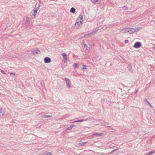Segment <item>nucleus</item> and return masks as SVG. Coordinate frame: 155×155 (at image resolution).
I'll use <instances>...</instances> for the list:
<instances>
[{
  "label": "nucleus",
  "mask_w": 155,
  "mask_h": 155,
  "mask_svg": "<svg viewBox=\"0 0 155 155\" xmlns=\"http://www.w3.org/2000/svg\"><path fill=\"white\" fill-rule=\"evenodd\" d=\"M153 48L154 49V50H155V44H153Z\"/></svg>",
  "instance_id": "c85d7f7f"
},
{
  "label": "nucleus",
  "mask_w": 155,
  "mask_h": 155,
  "mask_svg": "<svg viewBox=\"0 0 155 155\" xmlns=\"http://www.w3.org/2000/svg\"><path fill=\"white\" fill-rule=\"evenodd\" d=\"M99 0H94L95 3H96V2H97Z\"/></svg>",
  "instance_id": "c756f323"
},
{
  "label": "nucleus",
  "mask_w": 155,
  "mask_h": 155,
  "mask_svg": "<svg viewBox=\"0 0 155 155\" xmlns=\"http://www.w3.org/2000/svg\"><path fill=\"white\" fill-rule=\"evenodd\" d=\"M128 42H129V41L127 40H126L124 41V43L125 44H127L128 43Z\"/></svg>",
  "instance_id": "4be33fe9"
},
{
  "label": "nucleus",
  "mask_w": 155,
  "mask_h": 155,
  "mask_svg": "<svg viewBox=\"0 0 155 155\" xmlns=\"http://www.w3.org/2000/svg\"><path fill=\"white\" fill-rule=\"evenodd\" d=\"M146 104L149 106L150 108H152L153 106L150 104L148 102H146Z\"/></svg>",
  "instance_id": "4468645a"
},
{
  "label": "nucleus",
  "mask_w": 155,
  "mask_h": 155,
  "mask_svg": "<svg viewBox=\"0 0 155 155\" xmlns=\"http://www.w3.org/2000/svg\"><path fill=\"white\" fill-rule=\"evenodd\" d=\"M1 71L2 74H6V73L4 72V71L3 70H2Z\"/></svg>",
  "instance_id": "a878e982"
},
{
  "label": "nucleus",
  "mask_w": 155,
  "mask_h": 155,
  "mask_svg": "<svg viewBox=\"0 0 155 155\" xmlns=\"http://www.w3.org/2000/svg\"><path fill=\"white\" fill-rule=\"evenodd\" d=\"M74 124H72V125H71L70 126V127L71 128H72L73 127H74Z\"/></svg>",
  "instance_id": "cd10ccee"
},
{
  "label": "nucleus",
  "mask_w": 155,
  "mask_h": 155,
  "mask_svg": "<svg viewBox=\"0 0 155 155\" xmlns=\"http://www.w3.org/2000/svg\"><path fill=\"white\" fill-rule=\"evenodd\" d=\"M74 65L75 68H78V65L76 63H74Z\"/></svg>",
  "instance_id": "dca6fc26"
},
{
  "label": "nucleus",
  "mask_w": 155,
  "mask_h": 155,
  "mask_svg": "<svg viewBox=\"0 0 155 155\" xmlns=\"http://www.w3.org/2000/svg\"><path fill=\"white\" fill-rule=\"evenodd\" d=\"M52 154V153L51 152H48L47 153H46L45 154L46 155H51Z\"/></svg>",
  "instance_id": "6ab92c4d"
},
{
  "label": "nucleus",
  "mask_w": 155,
  "mask_h": 155,
  "mask_svg": "<svg viewBox=\"0 0 155 155\" xmlns=\"http://www.w3.org/2000/svg\"><path fill=\"white\" fill-rule=\"evenodd\" d=\"M84 121V120H78L77 121H74V122H82Z\"/></svg>",
  "instance_id": "aec40b11"
},
{
  "label": "nucleus",
  "mask_w": 155,
  "mask_h": 155,
  "mask_svg": "<svg viewBox=\"0 0 155 155\" xmlns=\"http://www.w3.org/2000/svg\"><path fill=\"white\" fill-rule=\"evenodd\" d=\"M10 74L11 75H15V73H10Z\"/></svg>",
  "instance_id": "393cba45"
},
{
  "label": "nucleus",
  "mask_w": 155,
  "mask_h": 155,
  "mask_svg": "<svg viewBox=\"0 0 155 155\" xmlns=\"http://www.w3.org/2000/svg\"><path fill=\"white\" fill-rule=\"evenodd\" d=\"M82 41H83V44H85L84 41V40H83Z\"/></svg>",
  "instance_id": "2f4dec72"
},
{
  "label": "nucleus",
  "mask_w": 155,
  "mask_h": 155,
  "mask_svg": "<svg viewBox=\"0 0 155 155\" xmlns=\"http://www.w3.org/2000/svg\"><path fill=\"white\" fill-rule=\"evenodd\" d=\"M51 60V58L48 57H45L44 59V62L46 63H49Z\"/></svg>",
  "instance_id": "423d86ee"
},
{
  "label": "nucleus",
  "mask_w": 155,
  "mask_h": 155,
  "mask_svg": "<svg viewBox=\"0 0 155 155\" xmlns=\"http://www.w3.org/2000/svg\"><path fill=\"white\" fill-rule=\"evenodd\" d=\"M31 53L34 55H36V54L41 53V51L38 49L32 50Z\"/></svg>",
  "instance_id": "20e7f679"
},
{
  "label": "nucleus",
  "mask_w": 155,
  "mask_h": 155,
  "mask_svg": "<svg viewBox=\"0 0 155 155\" xmlns=\"http://www.w3.org/2000/svg\"><path fill=\"white\" fill-rule=\"evenodd\" d=\"M128 28H127L123 29L121 30V32H122V33H128Z\"/></svg>",
  "instance_id": "1a4fd4ad"
},
{
  "label": "nucleus",
  "mask_w": 155,
  "mask_h": 155,
  "mask_svg": "<svg viewBox=\"0 0 155 155\" xmlns=\"http://www.w3.org/2000/svg\"><path fill=\"white\" fill-rule=\"evenodd\" d=\"M127 68L130 72H132V67L130 64H129L128 65V66L127 67Z\"/></svg>",
  "instance_id": "9d476101"
},
{
  "label": "nucleus",
  "mask_w": 155,
  "mask_h": 155,
  "mask_svg": "<svg viewBox=\"0 0 155 155\" xmlns=\"http://www.w3.org/2000/svg\"><path fill=\"white\" fill-rule=\"evenodd\" d=\"M28 21H29V18H28L27 17L26 18V22H28Z\"/></svg>",
  "instance_id": "b1692460"
},
{
  "label": "nucleus",
  "mask_w": 155,
  "mask_h": 155,
  "mask_svg": "<svg viewBox=\"0 0 155 155\" xmlns=\"http://www.w3.org/2000/svg\"><path fill=\"white\" fill-rule=\"evenodd\" d=\"M65 80L66 82V86L68 87H70V84L69 80L66 78H65Z\"/></svg>",
  "instance_id": "6e6552de"
},
{
  "label": "nucleus",
  "mask_w": 155,
  "mask_h": 155,
  "mask_svg": "<svg viewBox=\"0 0 155 155\" xmlns=\"http://www.w3.org/2000/svg\"><path fill=\"white\" fill-rule=\"evenodd\" d=\"M86 143H87V142H83V143H80V144H81V145H82V143H83V144H86Z\"/></svg>",
  "instance_id": "7c9ffc66"
},
{
  "label": "nucleus",
  "mask_w": 155,
  "mask_h": 155,
  "mask_svg": "<svg viewBox=\"0 0 155 155\" xmlns=\"http://www.w3.org/2000/svg\"><path fill=\"white\" fill-rule=\"evenodd\" d=\"M141 46V43L139 42H136L133 46V47L135 48H139Z\"/></svg>",
  "instance_id": "39448f33"
},
{
  "label": "nucleus",
  "mask_w": 155,
  "mask_h": 155,
  "mask_svg": "<svg viewBox=\"0 0 155 155\" xmlns=\"http://www.w3.org/2000/svg\"><path fill=\"white\" fill-rule=\"evenodd\" d=\"M98 30L99 28H97L93 31L91 32V33L92 35H94L95 33H96L97 31Z\"/></svg>",
  "instance_id": "f8f14e48"
},
{
  "label": "nucleus",
  "mask_w": 155,
  "mask_h": 155,
  "mask_svg": "<svg viewBox=\"0 0 155 155\" xmlns=\"http://www.w3.org/2000/svg\"><path fill=\"white\" fill-rule=\"evenodd\" d=\"M141 27H137L135 28H128V33L130 34L133 33L135 32H137L139 31Z\"/></svg>",
  "instance_id": "f03ea898"
},
{
  "label": "nucleus",
  "mask_w": 155,
  "mask_h": 155,
  "mask_svg": "<svg viewBox=\"0 0 155 155\" xmlns=\"http://www.w3.org/2000/svg\"><path fill=\"white\" fill-rule=\"evenodd\" d=\"M83 17L81 15H80L77 20V22L75 24V25L77 27L81 25L82 23Z\"/></svg>",
  "instance_id": "f257e3e1"
},
{
  "label": "nucleus",
  "mask_w": 155,
  "mask_h": 155,
  "mask_svg": "<svg viewBox=\"0 0 155 155\" xmlns=\"http://www.w3.org/2000/svg\"><path fill=\"white\" fill-rule=\"evenodd\" d=\"M155 152V150H153V151H150L149 153H147V155H150L151 154H152L154 153Z\"/></svg>",
  "instance_id": "2eb2a0df"
},
{
  "label": "nucleus",
  "mask_w": 155,
  "mask_h": 155,
  "mask_svg": "<svg viewBox=\"0 0 155 155\" xmlns=\"http://www.w3.org/2000/svg\"><path fill=\"white\" fill-rule=\"evenodd\" d=\"M40 6L39 5L38 7H35L34 8V13L32 15V17L33 16V17H32V18H35V17L36 15H37V12L38 11V9L39 8Z\"/></svg>",
  "instance_id": "7ed1b4c3"
},
{
  "label": "nucleus",
  "mask_w": 155,
  "mask_h": 155,
  "mask_svg": "<svg viewBox=\"0 0 155 155\" xmlns=\"http://www.w3.org/2000/svg\"><path fill=\"white\" fill-rule=\"evenodd\" d=\"M51 115H45V118H47L48 117H51Z\"/></svg>",
  "instance_id": "412c9836"
},
{
  "label": "nucleus",
  "mask_w": 155,
  "mask_h": 155,
  "mask_svg": "<svg viewBox=\"0 0 155 155\" xmlns=\"http://www.w3.org/2000/svg\"><path fill=\"white\" fill-rule=\"evenodd\" d=\"M61 55L62 56L63 59L64 60V62H66L67 61L66 54L65 53H63Z\"/></svg>",
  "instance_id": "0eeeda50"
},
{
  "label": "nucleus",
  "mask_w": 155,
  "mask_h": 155,
  "mask_svg": "<svg viewBox=\"0 0 155 155\" xmlns=\"http://www.w3.org/2000/svg\"><path fill=\"white\" fill-rule=\"evenodd\" d=\"M83 69L84 70L86 69V66L84 65H83Z\"/></svg>",
  "instance_id": "a211bd4d"
},
{
  "label": "nucleus",
  "mask_w": 155,
  "mask_h": 155,
  "mask_svg": "<svg viewBox=\"0 0 155 155\" xmlns=\"http://www.w3.org/2000/svg\"><path fill=\"white\" fill-rule=\"evenodd\" d=\"M92 35V34L91 33V32H90L88 34H86V35H85L84 36V37H90V35Z\"/></svg>",
  "instance_id": "ddd939ff"
},
{
  "label": "nucleus",
  "mask_w": 155,
  "mask_h": 155,
  "mask_svg": "<svg viewBox=\"0 0 155 155\" xmlns=\"http://www.w3.org/2000/svg\"><path fill=\"white\" fill-rule=\"evenodd\" d=\"M84 47L85 48H87V46L86 44H84Z\"/></svg>",
  "instance_id": "bb28decb"
},
{
  "label": "nucleus",
  "mask_w": 155,
  "mask_h": 155,
  "mask_svg": "<svg viewBox=\"0 0 155 155\" xmlns=\"http://www.w3.org/2000/svg\"><path fill=\"white\" fill-rule=\"evenodd\" d=\"M94 135H97L99 136H102V134H94Z\"/></svg>",
  "instance_id": "5701e85b"
},
{
  "label": "nucleus",
  "mask_w": 155,
  "mask_h": 155,
  "mask_svg": "<svg viewBox=\"0 0 155 155\" xmlns=\"http://www.w3.org/2000/svg\"><path fill=\"white\" fill-rule=\"evenodd\" d=\"M123 9L124 10H126L128 9V7L126 6H124L123 7Z\"/></svg>",
  "instance_id": "f3484780"
},
{
  "label": "nucleus",
  "mask_w": 155,
  "mask_h": 155,
  "mask_svg": "<svg viewBox=\"0 0 155 155\" xmlns=\"http://www.w3.org/2000/svg\"><path fill=\"white\" fill-rule=\"evenodd\" d=\"M75 9L73 7H72L71 8L70 12L73 13H74L75 12Z\"/></svg>",
  "instance_id": "9b49d317"
},
{
  "label": "nucleus",
  "mask_w": 155,
  "mask_h": 155,
  "mask_svg": "<svg viewBox=\"0 0 155 155\" xmlns=\"http://www.w3.org/2000/svg\"><path fill=\"white\" fill-rule=\"evenodd\" d=\"M117 150V149H115V150H113V152H114V151H115L116 150Z\"/></svg>",
  "instance_id": "473e14b6"
},
{
  "label": "nucleus",
  "mask_w": 155,
  "mask_h": 155,
  "mask_svg": "<svg viewBox=\"0 0 155 155\" xmlns=\"http://www.w3.org/2000/svg\"><path fill=\"white\" fill-rule=\"evenodd\" d=\"M1 113V111H0V113Z\"/></svg>",
  "instance_id": "72a5a7b5"
}]
</instances>
